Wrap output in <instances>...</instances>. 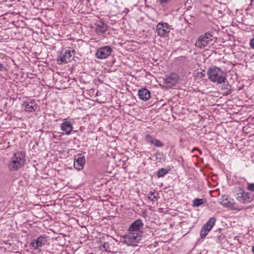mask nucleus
<instances>
[{
    "label": "nucleus",
    "instance_id": "obj_1",
    "mask_svg": "<svg viewBox=\"0 0 254 254\" xmlns=\"http://www.w3.org/2000/svg\"><path fill=\"white\" fill-rule=\"evenodd\" d=\"M25 161V152H16L11 157L8 165V168L10 171H18L24 165Z\"/></svg>",
    "mask_w": 254,
    "mask_h": 254
},
{
    "label": "nucleus",
    "instance_id": "obj_2",
    "mask_svg": "<svg viewBox=\"0 0 254 254\" xmlns=\"http://www.w3.org/2000/svg\"><path fill=\"white\" fill-rule=\"evenodd\" d=\"M208 79L212 82L218 84L225 83L226 78L220 68L213 67L209 68L207 72Z\"/></svg>",
    "mask_w": 254,
    "mask_h": 254
},
{
    "label": "nucleus",
    "instance_id": "obj_3",
    "mask_svg": "<svg viewBox=\"0 0 254 254\" xmlns=\"http://www.w3.org/2000/svg\"><path fill=\"white\" fill-rule=\"evenodd\" d=\"M215 34L214 30H209L204 34L200 36L195 42V47L199 49H203L208 45L212 44V42H214L216 40Z\"/></svg>",
    "mask_w": 254,
    "mask_h": 254
},
{
    "label": "nucleus",
    "instance_id": "obj_4",
    "mask_svg": "<svg viewBox=\"0 0 254 254\" xmlns=\"http://www.w3.org/2000/svg\"><path fill=\"white\" fill-rule=\"evenodd\" d=\"M233 192L237 200L244 203H250L254 198V195L251 192H246L241 187H235Z\"/></svg>",
    "mask_w": 254,
    "mask_h": 254
},
{
    "label": "nucleus",
    "instance_id": "obj_5",
    "mask_svg": "<svg viewBox=\"0 0 254 254\" xmlns=\"http://www.w3.org/2000/svg\"><path fill=\"white\" fill-rule=\"evenodd\" d=\"M75 51L72 48L63 49L58 58V63L61 64L71 61L74 58Z\"/></svg>",
    "mask_w": 254,
    "mask_h": 254
},
{
    "label": "nucleus",
    "instance_id": "obj_6",
    "mask_svg": "<svg viewBox=\"0 0 254 254\" xmlns=\"http://www.w3.org/2000/svg\"><path fill=\"white\" fill-rule=\"evenodd\" d=\"M47 240V236L46 235H41L31 242L30 246L34 250H40L41 248L46 245Z\"/></svg>",
    "mask_w": 254,
    "mask_h": 254
},
{
    "label": "nucleus",
    "instance_id": "obj_7",
    "mask_svg": "<svg viewBox=\"0 0 254 254\" xmlns=\"http://www.w3.org/2000/svg\"><path fill=\"white\" fill-rule=\"evenodd\" d=\"M112 51V49L109 46H105L98 48L96 52L98 59H105L109 56Z\"/></svg>",
    "mask_w": 254,
    "mask_h": 254
},
{
    "label": "nucleus",
    "instance_id": "obj_8",
    "mask_svg": "<svg viewBox=\"0 0 254 254\" xmlns=\"http://www.w3.org/2000/svg\"><path fill=\"white\" fill-rule=\"evenodd\" d=\"M170 26L166 22L159 23L156 26V32L162 37H164L170 32Z\"/></svg>",
    "mask_w": 254,
    "mask_h": 254
},
{
    "label": "nucleus",
    "instance_id": "obj_9",
    "mask_svg": "<svg viewBox=\"0 0 254 254\" xmlns=\"http://www.w3.org/2000/svg\"><path fill=\"white\" fill-rule=\"evenodd\" d=\"M141 239V235L138 232L129 234L125 239V242L129 246H134Z\"/></svg>",
    "mask_w": 254,
    "mask_h": 254
},
{
    "label": "nucleus",
    "instance_id": "obj_10",
    "mask_svg": "<svg viewBox=\"0 0 254 254\" xmlns=\"http://www.w3.org/2000/svg\"><path fill=\"white\" fill-rule=\"evenodd\" d=\"M85 163V157L81 154H78L74 158V167L78 170H82Z\"/></svg>",
    "mask_w": 254,
    "mask_h": 254
},
{
    "label": "nucleus",
    "instance_id": "obj_11",
    "mask_svg": "<svg viewBox=\"0 0 254 254\" xmlns=\"http://www.w3.org/2000/svg\"><path fill=\"white\" fill-rule=\"evenodd\" d=\"M219 203L225 207H233L235 202L233 198L228 195H222L219 199Z\"/></svg>",
    "mask_w": 254,
    "mask_h": 254
},
{
    "label": "nucleus",
    "instance_id": "obj_12",
    "mask_svg": "<svg viewBox=\"0 0 254 254\" xmlns=\"http://www.w3.org/2000/svg\"><path fill=\"white\" fill-rule=\"evenodd\" d=\"M143 226L144 224L142 220L140 219H137L131 223L128 228V231L129 232H137Z\"/></svg>",
    "mask_w": 254,
    "mask_h": 254
},
{
    "label": "nucleus",
    "instance_id": "obj_13",
    "mask_svg": "<svg viewBox=\"0 0 254 254\" xmlns=\"http://www.w3.org/2000/svg\"><path fill=\"white\" fill-rule=\"evenodd\" d=\"M61 129L65 132L66 135H69L73 129V126L71 122L65 119L61 125Z\"/></svg>",
    "mask_w": 254,
    "mask_h": 254
},
{
    "label": "nucleus",
    "instance_id": "obj_14",
    "mask_svg": "<svg viewBox=\"0 0 254 254\" xmlns=\"http://www.w3.org/2000/svg\"><path fill=\"white\" fill-rule=\"evenodd\" d=\"M150 92L146 88H141L138 91L139 98L143 101H146L150 98Z\"/></svg>",
    "mask_w": 254,
    "mask_h": 254
},
{
    "label": "nucleus",
    "instance_id": "obj_15",
    "mask_svg": "<svg viewBox=\"0 0 254 254\" xmlns=\"http://www.w3.org/2000/svg\"><path fill=\"white\" fill-rule=\"evenodd\" d=\"M145 140L147 143L154 145L156 147H162L163 146V144L160 140L154 138L149 134L145 135Z\"/></svg>",
    "mask_w": 254,
    "mask_h": 254
},
{
    "label": "nucleus",
    "instance_id": "obj_16",
    "mask_svg": "<svg viewBox=\"0 0 254 254\" xmlns=\"http://www.w3.org/2000/svg\"><path fill=\"white\" fill-rule=\"evenodd\" d=\"M178 82V76L176 74L173 73L169 76H166L163 79V83L175 85Z\"/></svg>",
    "mask_w": 254,
    "mask_h": 254
},
{
    "label": "nucleus",
    "instance_id": "obj_17",
    "mask_svg": "<svg viewBox=\"0 0 254 254\" xmlns=\"http://www.w3.org/2000/svg\"><path fill=\"white\" fill-rule=\"evenodd\" d=\"M110 245L108 242H100V245H99V248L100 251L102 252H107L108 253H112V254H114V252H111L109 250Z\"/></svg>",
    "mask_w": 254,
    "mask_h": 254
},
{
    "label": "nucleus",
    "instance_id": "obj_18",
    "mask_svg": "<svg viewBox=\"0 0 254 254\" xmlns=\"http://www.w3.org/2000/svg\"><path fill=\"white\" fill-rule=\"evenodd\" d=\"M215 218L214 217H211L209 219L207 223L203 226V227L207 229V230L210 231L215 224Z\"/></svg>",
    "mask_w": 254,
    "mask_h": 254
},
{
    "label": "nucleus",
    "instance_id": "obj_19",
    "mask_svg": "<svg viewBox=\"0 0 254 254\" xmlns=\"http://www.w3.org/2000/svg\"><path fill=\"white\" fill-rule=\"evenodd\" d=\"M99 23L101 24L97 26L96 30L98 34L102 35L107 31V25L103 22H99Z\"/></svg>",
    "mask_w": 254,
    "mask_h": 254
},
{
    "label": "nucleus",
    "instance_id": "obj_20",
    "mask_svg": "<svg viewBox=\"0 0 254 254\" xmlns=\"http://www.w3.org/2000/svg\"><path fill=\"white\" fill-rule=\"evenodd\" d=\"M22 107L24 108L25 110L28 112H33L36 110V108L34 107V105H31L29 101H25L22 104Z\"/></svg>",
    "mask_w": 254,
    "mask_h": 254
},
{
    "label": "nucleus",
    "instance_id": "obj_21",
    "mask_svg": "<svg viewBox=\"0 0 254 254\" xmlns=\"http://www.w3.org/2000/svg\"><path fill=\"white\" fill-rule=\"evenodd\" d=\"M206 200L202 198H195L193 201V206L198 207L204 204L206 202Z\"/></svg>",
    "mask_w": 254,
    "mask_h": 254
},
{
    "label": "nucleus",
    "instance_id": "obj_22",
    "mask_svg": "<svg viewBox=\"0 0 254 254\" xmlns=\"http://www.w3.org/2000/svg\"><path fill=\"white\" fill-rule=\"evenodd\" d=\"M169 172V170L165 168H161L159 169L156 172L158 178L163 177L166 175Z\"/></svg>",
    "mask_w": 254,
    "mask_h": 254
},
{
    "label": "nucleus",
    "instance_id": "obj_23",
    "mask_svg": "<svg viewBox=\"0 0 254 254\" xmlns=\"http://www.w3.org/2000/svg\"><path fill=\"white\" fill-rule=\"evenodd\" d=\"M209 230H207V229H205V228L203 227L201 228L200 230V237L201 238H204L206 237V236L207 235Z\"/></svg>",
    "mask_w": 254,
    "mask_h": 254
},
{
    "label": "nucleus",
    "instance_id": "obj_24",
    "mask_svg": "<svg viewBox=\"0 0 254 254\" xmlns=\"http://www.w3.org/2000/svg\"><path fill=\"white\" fill-rule=\"evenodd\" d=\"M172 0H157L161 5L164 6L171 2Z\"/></svg>",
    "mask_w": 254,
    "mask_h": 254
},
{
    "label": "nucleus",
    "instance_id": "obj_25",
    "mask_svg": "<svg viewBox=\"0 0 254 254\" xmlns=\"http://www.w3.org/2000/svg\"><path fill=\"white\" fill-rule=\"evenodd\" d=\"M154 156L155 157L156 159L158 160H161L162 159H163L164 157V154L162 153L161 152H157L154 155Z\"/></svg>",
    "mask_w": 254,
    "mask_h": 254
},
{
    "label": "nucleus",
    "instance_id": "obj_26",
    "mask_svg": "<svg viewBox=\"0 0 254 254\" xmlns=\"http://www.w3.org/2000/svg\"><path fill=\"white\" fill-rule=\"evenodd\" d=\"M247 189L252 191H254V183L249 184L247 187Z\"/></svg>",
    "mask_w": 254,
    "mask_h": 254
},
{
    "label": "nucleus",
    "instance_id": "obj_27",
    "mask_svg": "<svg viewBox=\"0 0 254 254\" xmlns=\"http://www.w3.org/2000/svg\"><path fill=\"white\" fill-rule=\"evenodd\" d=\"M224 86L225 90L231 89V86L230 85L228 81H226V84H224Z\"/></svg>",
    "mask_w": 254,
    "mask_h": 254
},
{
    "label": "nucleus",
    "instance_id": "obj_28",
    "mask_svg": "<svg viewBox=\"0 0 254 254\" xmlns=\"http://www.w3.org/2000/svg\"><path fill=\"white\" fill-rule=\"evenodd\" d=\"M226 91L224 92L223 95L224 96H227L229 94H231L232 92V89H229V90H225Z\"/></svg>",
    "mask_w": 254,
    "mask_h": 254
},
{
    "label": "nucleus",
    "instance_id": "obj_29",
    "mask_svg": "<svg viewBox=\"0 0 254 254\" xmlns=\"http://www.w3.org/2000/svg\"><path fill=\"white\" fill-rule=\"evenodd\" d=\"M147 197H148V198L149 199H150L151 201H156V200H157V196H155V195H154V196H153V197H151V196H147Z\"/></svg>",
    "mask_w": 254,
    "mask_h": 254
},
{
    "label": "nucleus",
    "instance_id": "obj_30",
    "mask_svg": "<svg viewBox=\"0 0 254 254\" xmlns=\"http://www.w3.org/2000/svg\"><path fill=\"white\" fill-rule=\"evenodd\" d=\"M5 70V68L3 64L0 63V71H3Z\"/></svg>",
    "mask_w": 254,
    "mask_h": 254
},
{
    "label": "nucleus",
    "instance_id": "obj_31",
    "mask_svg": "<svg viewBox=\"0 0 254 254\" xmlns=\"http://www.w3.org/2000/svg\"><path fill=\"white\" fill-rule=\"evenodd\" d=\"M29 102L30 105H34V107H35V108H36V109H37V106H36V104L35 103L34 101H29Z\"/></svg>",
    "mask_w": 254,
    "mask_h": 254
},
{
    "label": "nucleus",
    "instance_id": "obj_32",
    "mask_svg": "<svg viewBox=\"0 0 254 254\" xmlns=\"http://www.w3.org/2000/svg\"><path fill=\"white\" fill-rule=\"evenodd\" d=\"M250 45L252 48H254V38L251 40Z\"/></svg>",
    "mask_w": 254,
    "mask_h": 254
},
{
    "label": "nucleus",
    "instance_id": "obj_33",
    "mask_svg": "<svg viewBox=\"0 0 254 254\" xmlns=\"http://www.w3.org/2000/svg\"><path fill=\"white\" fill-rule=\"evenodd\" d=\"M197 77H199L200 76L201 78H202L204 75V74H203L202 72H198L197 73Z\"/></svg>",
    "mask_w": 254,
    "mask_h": 254
},
{
    "label": "nucleus",
    "instance_id": "obj_34",
    "mask_svg": "<svg viewBox=\"0 0 254 254\" xmlns=\"http://www.w3.org/2000/svg\"><path fill=\"white\" fill-rule=\"evenodd\" d=\"M154 192H153V191H150L149 193H148V196H151V197H153V196H154Z\"/></svg>",
    "mask_w": 254,
    "mask_h": 254
},
{
    "label": "nucleus",
    "instance_id": "obj_35",
    "mask_svg": "<svg viewBox=\"0 0 254 254\" xmlns=\"http://www.w3.org/2000/svg\"><path fill=\"white\" fill-rule=\"evenodd\" d=\"M252 252L254 254V246L252 248Z\"/></svg>",
    "mask_w": 254,
    "mask_h": 254
},
{
    "label": "nucleus",
    "instance_id": "obj_36",
    "mask_svg": "<svg viewBox=\"0 0 254 254\" xmlns=\"http://www.w3.org/2000/svg\"><path fill=\"white\" fill-rule=\"evenodd\" d=\"M98 93H99V91H98L97 92V93H96V95H97V96H98Z\"/></svg>",
    "mask_w": 254,
    "mask_h": 254
}]
</instances>
